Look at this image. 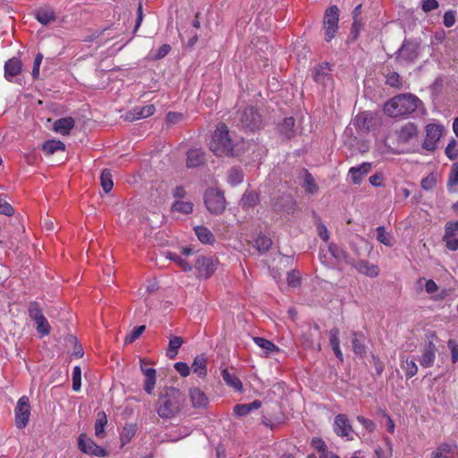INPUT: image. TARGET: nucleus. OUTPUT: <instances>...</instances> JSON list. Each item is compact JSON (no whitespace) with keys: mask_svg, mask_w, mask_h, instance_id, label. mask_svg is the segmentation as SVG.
Wrapping results in <instances>:
<instances>
[{"mask_svg":"<svg viewBox=\"0 0 458 458\" xmlns=\"http://www.w3.org/2000/svg\"><path fill=\"white\" fill-rule=\"evenodd\" d=\"M421 104L412 94H399L389 99L384 106V113L394 118H403L412 114Z\"/></svg>","mask_w":458,"mask_h":458,"instance_id":"1","label":"nucleus"},{"mask_svg":"<svg viewBox=\"0 0 458 458\" xmlns=\"http://www.w3.org/2000/svg\"><path fill=\"white\" fill-rule=\"evenodd\" d=\"M183 404V394L179 389L171 388L165 397L160 399L157 411L161 418L171 419L182 411Z\"/></svg>","mask_w":458,"mask_h":458,"instance_id":"2","label":"nucleus"},{"mask_svg":"<svg viewBox=\"0 0 458 458\" xmlns=\"http://www.w3.org/2000/svg\"><path fill=\"white\" fill-rule=\"evenodd\" d=\"M234 142L229 134L227 126L219 124L215 131L210 141V150L216 156H233Z\"/></svg>","mask_w":458,"mask_h":458,"instance_id":"3","label":"nucleus"},{"mask_svg":"<svg viewBox=\"0 0 458 458\" xmlns=\"http://www.w3.org/2000/svg\"><path fill=\"white\" fill-rule=\"evenodd\" d=\"M399 145L405 146L407 150L412 149L419 143V130L415 123H406L395 131Z\"/></svg>","mask_w":458,"mask_h":458,"instance_id":"4","label":"nucleus"},{"mask_svg":"<svg viewBox=\"0 0 458 458\" xmlns=\"http://www.w3.org/2000/svg\"><path fill=\"white\" fill-rule=\"evenodd\" d=\"M338 21H339V10L336 5H331L326 10L324 16V32H325V40L327 42L331 41L338 30Z\"/></svg>","mask_w":458,"mask_h":458,"instance_id":"5","label":"nucleus"},{"mask_svg":"<svg viewBox=\"0 0 458 458\" xmlns=\"http://www.w3.org/2000/svg\"><path fill=\"white\" fill-rule=\"evenodd\" d=\"M217 260L212 256L199 255L195 259L197 276L207 279L216 270Z\"/></svg>","mask_w":458,"mask_h":458,"instance_id":"6","label":"nucleus"},{"mask_svg":"<svg viewBox=\"0 0 458 458\" xmlns=\"http://www.w3.org/2000/svg\"><path fill=\"white\" fill-rule=\"evenodd\" d=\"M205 204L213 214H221L225 208L224 195L215 189H209L205 193Z\"/></svg>","mask_w":458,"mask_h":458,"instance_id":"7","label":"nucleus"},{"mask_svg":"<svg viewBox=\"0 0 458 458\" xmlns=\"http://www.w3.org/2000/svg\"><path fill=\"white\" fill-rule=\"evenodd\" d=\"M14 411L16 427L18 428H24L30 416V404L28 396L22 395L18 400Z\"/></svg>","mask_w":458,"mask_h":458,"instance_id":"8","label":"nucleus"},{"mask_svg":"<svg viewBox=\"0 0 458 458\" xmlns=\"http://www.w3.org/2000/svg\"><path fill=\"white\" fill-rule=\"evenodd\" d=\"M444 127L436 123H429L425 127L426 137L422 143L424 149L434 151L443 133Z\"/></svg>","mask_w":458,"mask_h":458,"instance_id":"9","label":"nucleus"},{"mask_svg":"<svg viewBox=\"0 0 458 458\" xmlns=\"http://www.w3.org/2000/svg\"><path fill=\"white\" fill-rule=\"evenodd\" d=\"M240 121L243 127L250 130L259 128L262 123L261 115L253 106H249L241 113Z\"/></svg>","mask_w":458,"mask_h":458,"instance_id":"10","label":"nucleus"},{"mask_svg":"<svg viewBox=\"0 0 458 458\" xmlns=\"http://www.w3.org/2000/svg\"><path fill=\"white\" fill-rule=\"evenodd\" d=\"M79 449L87 454L104 457L107 454L106 451L98 445L92 439L88 438L85 434H81L78 438Z\"/></svg>","mask_w":458,"mask_h":458,"instance_id":"11","label":"nucleus"},{"mask_svg":"<svg viewBox=\"0 0 458 458\" xmlns=\"http://www.w3.org/2000/svg\"><path fill=\"white\" fill-rule=\"evenodd\" d=\"M418 57V46L411 41L404 40L397 52L396 59L401 63H413Z\"/></svg>","mask_w":458,"mask_h":458,"instance_id":"12","label":"nucleus"},{"mask_svg":"<svg viewBox=\"0 0 458 458\" xmlns=\"http://www.w3.org/2000/svg\"><path fill=\"white\" fill-rule=\"evenodd\" d=\"M334 430L339 437H349L352 432L350 420L344 414H338L335 418Z\"/></svg>","mask_w":458,"mask_h":458,"instance_id":"13","label":"nucleus"},{"mask_svg":"<svg viewBox=\"0 0 458 458\" xmlns=\"http://www.w3.org/2000/svg\"><path fill=\"white\" fill-rule=\"evenodd\" d=\"M155 106L153 105H148L145 106H135L129 111L125 119L128 121H135L139 119L148 118L155 113Z\"/></svg>","mask_w":458,"mask_h":458,"instance_id":"14","label":"nucleus"},{"mask_svg":"<svg viewBox=\"0 0 458 458\" xmlns=\"http://www.w3.org/2000/svg\"><path fill=\"white\" fill-rule=\"evenodd\" d=\"M372 168V164L364 162L358 166H352L349 169V175L354 184H360L363 176L368 174Z\"/></svg>","mask_w":458,"mask_h":458,"instance_id":"15","label":"nucleus"},{"mask_svg":"<svg viewBox=\"0 0 458 458\" xmlns=\"http://www.w3.org/2000/svg\"><path fill=\"white\" fill-rule=\"evenodd\" d=\"M437 348L433 343H428L422 351L419 358V362L423 368H430L433 366L436 360Z\"/></svg>","mask_w":458,"mask_h":458,"instance_id":"16","label":"nucleus"},{"mask_svg":"<svg viewBox=\"0 0 458 458\" xmlns=\"http://www.w3.org/2000/svg\"><path fill=\"white\" fill-rule=\"evenodd\" d=\"M145 365L146 362L143 360H141L140 369L143 375L145 376L144 390L148 394H151L156 385V370L153 368H146Z\"/></svg>","mask_w":458,"mask_h":458,"instance_id":"17","label":"nucleus"},{"mask_svg":"<svg viewBox=\"0 0 458 458\" xmlns=\"http://www.w3.org/2000/svg\"><path fill=\"white\" fill-rule=\"evenodd\" d=\"M189 396L194 408H206L208 403V396L199 387L190 388Z\"/></svg>","mask_w":458,"mask_h":458,"instance_id":"18","label":"nucleus"},{"mask_svg":"<svg viewBox=\"0 0 458 458\" xmlns=\"http://www.w3.org/2000/svg\"><path fill=\"white\" fill-rule=\"evenodd\" d=\"M22 64L18 58H11L4 64V78L13 81V78L21 72Z\"/></svg>","mask_w":458,"mask_h":458,"instance_id":"19","label":"nucleus"},{"mask_svg":"<svg viewBox=\"0 0 458 458\" xmlns=\"http://www.w3.org/2000/svg\"><path fill=\"white\" fill-rule=\"evenodd\" d=\"M353 267L359 273L369 277H376L379 272L377 266L367 260H358L353 263Z\"/></svg>","mask_w":458,"mask_h":458,"instance_id":"20","label":"nucleus"},{"mask_svg":"<svg viewBox=\"0 0 458 458\" xmlns=\"http://www.w3.org/2000/svg\"><path fill=\"white\" fill-rule=\"evenodd\" d=\"M330 68L328 63H323L312 71L314 81L320 84H326L330 80Z\"/></svg>","mask_w":458,"mask_h":458,"instance_id":"21","label":"nucleus"},{"mask_svg":"<svg viewBox=\"0 0 458 458\" xmlns=\"http://www.w3.org/2000/svg\"><path fill=\"white\" fill-rule=\"evenodd\" d=\"M74 124L75 122L72 117L61 118L55 122L54 130L62 135H68Z\"/></svg>","mask_w":458,"mask_h":458,"instance_id":"22","label":"nucleus"},{"mask_svg":"<svg viewBox=\"0 0 458 458\" xmlns=\"http://www.w3.org/2000/svg\"><path fill=\"white\" fill-rule=\"evenodd\" d=\"M455 451V446L452 444L444 443L439 445L430 455V458H451Z\"/></svg>","mask_w":458,"mask_h":458,"instance_id":"23","label":"nucleus"},{"mask_svg":"<svg viewBox=\"0 0 458 458\" xmlns=\"http://www.w3.org/2000/svg\"><path fill=\"white\" fill-rule=\"evenodd\" d=\"M261 407V402L255 400L250 403L236 404L233 407V412L236 416L243 417L248 415L251 411L258 410Z\"/></svg>","mask_w":458,"mask_h":458,"instance_id":"24","label":"nucleus"},{"mask_svg":"<svg viewBox=\"0 0 458 458\" xmlns=\"http://www.w3.org/2000/svg\"><path fill=\"white\" fill-rule=\"evenodd\" d=\"M329 343L332 347V350L335 356L341 360H344V354L340 348V341H339V330L336 327L330 329L329 331Z\"/></svg>","mask_w":458,"mask_h":458,"instance_id":"25","label":"nucleus"},{"mask_svg":"<svg viewBox=\"0 0 458 458\" xmlns=\"http://www.w3.org/2000/svg\"><path fill=\"white\" fill-rule=\"evenodd\" d=\"M222 377L225 384L235 391L242 390V384L238 377L234 373H231L227 369H225L221 372Z\"/></svg>","mask_w":458,"mask_h":458,"instance_id":"26","label":"nucleus"},{"mask_svg":"<svg viewBox=\"0 0 458 458\" xmlns=\"http://www.w3.org/2000/svg\"><path fill=\"white\" fill-rule=\"evenodd\" d=\"M352 335V350L356 355L362 357L366 353L365 336L361 333L357 332H353Z\"/></svg>","mask_w":458,"mask_h":458,"instance_id":"27","label":"nucleus"},{"mask_svg":"<svg viewBox=\"0 0 458 458\" xmlns=\"http://www.w3.org/2000/svg\"><path fill=\"white\" fill-rule=\"evenodd\" d=\"M36 19L43 25H47L56 20L55 12L50 8H40L36 12Z\"/></svg>","mask_w":458,"mask_h":458,"instance_id":"28","label":"nucleus"},{"mask_svg":"<svg viewBox=\"0 0 458 458\" xmlns=\"http://www.w3.org/2000/svg\"><path fill=\"white\" fill-rule=\"evenodd\" d=\"M193 373L203 378L207 376V359L203 355L195 357L191 364Z\"/></svg>","mask_w":458,"mask_h":458,"instance_id":"29","label":"nucleus"},{"mask_svg":"<svg viewBox=\"0 0 458 458\" xmlns=\"http://www.w3.org/2000/svg\"><path fill=\"white\" fill-rule=\"evenodd\" d=\"M204 162V153L200 149H191L187 154V166L197 167Z\"/></svg>","mask_w":458,"mask_h":458,"instance_id":"30","label":"nucleus"},{"mask_svg":"<svg viewBox=\"0 0 458 458\" xmlns=\"http://www.w3.org/2000/svg\"><path fill=\"white\" fill-rule=\"evenodd\" d=\"M401 368L405 372L408 378L412 377L418 372V366L415 360L404 358V356H401Z\"/></svg>","mask_w":458,"mask_h":458,"instance_id":"31","label":"nucleus"},{"mask_svg":"<svg viewBox=\"0 0 458 458\" xmlns=\"http://www.w3.org/2000/svg\"><path fill=\"white\" fill-rule=\"evenodd\" d=\"M107 424V418L104 411L98 413V418L95 422V435L99 438H104L106 436L105 428Z\"/></svg>","mask_w":458,"mask_h":458,"instance_id":"32","label":"nucleus"},{"mask_svg":"<svg viewBox=\"0 0 458 458\" xmlns=\"http://www.w3.org/2000/svg\"><path fill=\"white\" fill-rule=\"evenodd\" d=\"M371 114L368 112H363L356 115L354 119V125L360 131H368L371 122Z\"/></svg>","mask_w":458,"mask_h":458,"instance_id":"33","label":"nucleus"},{"mask_svg":"<svg viewBox=\"0 0 458 458\" xmlns=\"http://www.w3.org/2000/svg\"><path fill=\"white\" fill-rule=\"evenodd\" d=\"M295 121L293 117H287L284 119V122L280 125V131L287 139H291L295 134Z\"/></svg>","mask_w":458,"mask_h":458,"instance_id":"34","label":"nucleus"},{"mask_svg":"<svg viewBox=\"0 0 458 458\" xmlns=\"http://www.w3.org/2000/svg\"><path fill=\"white\" fill-rule=\"evenodd\" d=\"M259 201V198L256 192L246 191L241 199V205L243 208H250L255 207Z\"/></svg>","mask_w":458,"mask_h":458,"instance_id":"35","label":"nucleus"},{"mask_svg":"<svg viewBox=\"0 0 458 458\" xmlns=\"http://www.w3.org/2000/svg\"><path fill=\"white\" fill-rule=\"evenodd\" d=\"M183 341L180 336H173L169 340L166 356L169 359H174L178 353V349L182 346Z\"/></svg>","mask_w":458,"mask_h":458,"instance_id":"36","label":"nucleus"},{"mask_svg":"<svg viewBox=\"0 0 458 458\" xmlns=\"http://www.w3.org/2000/svg\"><path fill=\"white\" fill-rule=\"evenodd\" d=\"M193 210V204L191 201L176 199L172 206V211L182 214H191Z\"/></svg>","mask_w":458,"mask_h":458,"instance_id":"37","label":"nucleus"},{"mask_svg":"<svg viewBox=\"0 0 458 458\" xmlns=\"http://www.w3.org/2000/svg\"><path fill=\"white\" fill-rule=\"evenodd\" d=\"M253 341L259 347L264 350L267 354L279 351V348L276 344L265 338L257 336L253 338Z\"/></svg>","mask_w":458,"mask_h":458,"instance_id":"38","label":"nucleus"},{"mask_svg":"<svg viewBox=\"0 0 458 458\" xmlns=\"http://www.w3.org/2000/svg\"><path fill=\"white\" fill-rule=\"evenodd\" d=\"M243 173L240 168L233 167L228 171L227 182L232 186H236L242 182Z\"/></svg>","mask_w":458,"mask_h":458,"instance_id":"39","label":"nucleus"},{"mask_svg":"<svg viewBox=\"0 0 458 458\" xmlns=\"http://www.w3.org/2000/svg\"><path fill=\"white\" fill-rule=\"evenodd\" d=\"M64 149H65V145L64 142H62L60 140H50L46 141L43 144V150L48 155H52L58 150H64Z\"/></svg>","mask_w":458,"mask_h":458,"instance_id":"40","label":"nucleus"},{"mask_svg":"<svg viewBox=\"0 0 458 458\" xmlns=\"http://www.w3.org/2000/svg\"><path fill=\"white\" fill-rule=\"evenodd\" d=\"M377 240L388 247L394 245V237L386 231L384 226H378L377 228Z\"/></svg>","mask_w":458,"mask_h":458,"instance_id":"41","label":"nucleus"},{"mask_svg":"<svg viewBox=\"0 0 458 458\" xmlns=\"http://www.w3.org/2000/svg\"><path fill=\"white\" fill-rule=\"evenodd\" d=\"M198 239L203 243H210L213 241L212 233L205 226H196L194 228Z\"/></svg>","mask_w":458,"mask_h":458,"instance_id":"42","label":"nucleus"},{"mask_svg":"<svg viewBox=\"0 0 458 458\" xmlns=\"http://www.w3.org/2000/svg\"><path fill=\"white\" fill-rule=\"evenodd\" d=\"M101 186L105 192H109L114 186L112 174L109 170L105 169L100 176Z\"/></svg>","mask_w":458,"mask_h":458,"instance_id":"43","label":"nucleus"},{"mask_svg":"<svg viewBox=\"0 0 458 458\" xmlns=\"http://www.w3.org/2000/svg\"><path fill=\"white\" fill-rule=\"evenodd\" d=\"M443 241L445 242V246L448 250L454 251L458 250V236L454 233H448L445 231Z\"/></svg>","mask_w":458,"mask_h":458,"instance_id":"44","label":"nucleus"},{"mask_svg":"<svg viewBox=\"0 0 458 458\" xmlns=\"http://www.w3.org/2000/svg\"><path fill=\"white\" fill-rule=\"evenodd\" d=\"M458 185V163H454L449 174L447 187L449 191H455L454 187Z\"/></svg>","mask_w":458,"mask_h":458,"instance_id":"45","label":"nucleus"},{"mask_svg":"<svg viewBox=\"0 0 458 458\" xmlns=\"http://www.w3.org/2000/svg\"><path fill=\"white\" fill-rule=\"evenodd\" d=\"M272 245V241L270 238L265 235H259L255 240V246L260 252H265L269 250Z\"/></svg>","mask_w":458,"mask_h":458,"instance_id":"46","label":"nucleus"},{"mask_svg":"<svg viewBox=\"0 0 458 458\" xmlns=\"http://www.w3.org/2000/svg\"><path fill=\"white\" fill-rule=\"evenodd\" d=\"M303 187L305 188V191L310 194H314L318 191V186L314 178L308 172L305 173Z\"/></svg>","mask_w":458,"mask_h":458,"instance_id":"47","label":"nucleus"},{"mask_svg":"<svg viewBox=\"0 0 458 458\" xmlns=\"http://www.w3.org/2000/svg\"><path fill=\"white\" fill-rule=\"evenodd\" d=\"M35 323L37 326V331L41 335H47L50 333V326L45 316L37 319Z\"/></svg>","mask_w":458,"mask_h":458,"instance_id":"48","label":"nucleus"},{"mask_svg":"<svg viewBox=\"0 0 458 458\" xmlns=\"http://www.w3.org/2000/svg\"><path fill=\"white\" fill-rule=\"evenodd\" d=\"M81 386V370L79 366H75L72 370V389L79 391Z\"/></svg>","mask_w":458,"mask_h":458,"instance_id":"49","label":"nucleus"},{"mask_svg":"<svg viewBox=\"0 0 458 458\" xmlns=\"http://www.w3.org/2000/svg\"><path fill=\"white\" fill-rule=\"evenodd\" d=\"M386 82L387 85L394 87V88H401L402 82L400 75L397 72H389L386 77Z\"/></svg>","mask_w":458,"mask_h":458,"instance_id":"50","label":"nucleus"},{"mask_svg":"<svg viewBox=\"0 0 458 458\" xmlns=\"http://www.w3.org/2000/svg\"><path fill=\"white\" fill-rule=\"evenodd\" d=\"M29 316L36 321L39 318L44 317L39 305L37 302H31L28 309Z\"/></svg>","mask_w":458,"mask_h":458,"instance_id":"51","label":"nucleus"},{"mask_svg":"<svg viewBox=\"0 0 458 458\" xmlns=\"http://www.w3.org/2000/svg\"><path fill=\"white\" fill-rule=\"evenodd\" d=\"M287 283L291 287H297L301 284V275L296 270H292L287 274Z\"/></svg>","mask_w":458,"mask_h":458,"instance_id":"52","label":"nucleus"},{"mask_svg":"<svg viewBox=\"0 0 458 458\" xmlns=\"http://www.w3.org/2000/svg\"><path fill=\"white\" fill-rule=\"evenodd\" d=\"M145 326H140L136 327L132 329V331L126 335L125 337V343L126 344H131L133 343L137 338L140 336V335L144 332Z\"/></svg>","mask_w":458,"mask_h":458,"instance_id":"53","label":"nucleus"},{"mask_svg":"<svg viewBox=\"0 0 458 458\" xmlns=\"http://www.w3.org/2000/svg\"><path fill=\"white\" fill-rule=\"evenodd\" d=\"M437 182V177L434 174H429L421 180V188L426 191L432 190Z\"/></svg>","mask_w":458,"mask_h":458,"instance_id":"54","label":"nucleus"},{"mask_svg":"<svg viewBox=\"0 0 458 458\" xmlns=\"http://www.w3.org/2000/svg\"><path fill=\"white\" fill-rule=\"evenodd\" d=\"M457 141L453 139L445 148V155L451 159L454 160L458 157V150L456 148Z\"/></svg>","mask_w":458,"mask_h":458,"instance_id":"55","label":"nucleus"},{"mask_svg":"<svg viewBox=\"0 0 458 458\" xmlns=\"http://www.w3.org/2000/svg\"><path fill=\"white\" fill-rule=\"evenodd\" d=\"M171 51V47L168 44H164L161 46L157 52L151 55V59L153 60H160L164 58L169 52Z\"/></svg>","mask_w":458,"mask_h":458,"instance_id":"56","label":"nucleus"},{"mask_svg":"<svg viewBox=\"0 0 458 458\" xmlns=\"http://www.w3.org/2000/svg\"><path fill=\"white\" fill-rule=\"evenodd\" d=\"M14 213L13 207L4 199H0V214L11 216Z\"/></svg>","mask_w":458,"mask_h":458,"instance_id":"57","label":"nucleus"},{"mask_svg":"<svg viewBox=\"0 0 458 458\" xmlns=\"http://www.w3.org/2000/svg\"><path fill=\"white\" fill-rule=\"evenodd\" d=\"M135 430L134 427L132 425H127L123 428L121 439L123 444L129 442L131 438V437L134 435Z\"/></svg>","mask_w":458,"mask_h":458,"instance_id":"58","label":"nucleus"},{"mask_svg":"<svg viewBox=\"0 0 458 458\" xmlns=\"http://www.w3.org/2000/svg\"><path fill=\"white\" fill-rule=\"evenodd\" d=\"M444 25L447 28H450L455 23V12L453 10H449L444 14Z\"/></svg>","mask_w":458,"mask_h":458,"instance_id":"59","label":"nucleus"},{"mask_svg":"<svg viewBox=\"0 0 458 458\" xmlns=\"http://www.w3.org/2000/svg\"><path fill=\"white\" fill-rule=\"evenodd\" d=\"M174 369L182 377H188L191 372V368L185 362H176L174 364Z\"/></svg>","mask_w":458,"mask_h":458,"instance_id":"60","label":"nucleus"},{"mask_svg":"<svg viewBox=\"0 0 458 458\" xmlns=\"http://www.w3.org/2000/svg\"><path fill=\"white\" fill-rule=\"evenodd\" d=\"M43 59L42 54L38 53L34 59L33 68H32V76L34 79H37L39 75V68Z\"/></svg>","mask_w":458,"mask_h":458,"instance_id":"61","label":"nucleus"},{"mask_svg":"<svg viewBox=\"0 0 458 458\" xmlns=\"http://www.w3.org/2000/svg\"><path fill=\"white\" fill-rule=\"evenodd\" d=\"M447 346L451 351L452 361L454 363L458 361V345L454 340L450 339L447 342Z\"/></svg>","mask_w":458,"mask_h":458,"instance_id":"62","label":"nucleus"},{"mask_svg":"<svg viewBox=\"0 0 458 458\" xmlns=\"http://www.w3.org/2000/svg\"><path fill=\"white\" fill-rule=\"evenodd\" d=\"M357 420L369 432H372L376 428L375 423L371 420L363 416H358Z\"/></svg>","mask_w":458,"mask_h":458,"instance_id":"63","label":"nucleus"},{"mask_svg":"<svg viewBox=\"0 0 458 458\" xmlns=\"http://www.w3.org/2000/svg\"><path fill=\"white\" fill-rule=\"evenodd\" d=\"M421 7L425 13H428L438 7V2L437 0H423Z\"/></svg>","mask_w":458,"mask_h":458,"instance_id":"64","label":"nucleus"}]
</instances>
